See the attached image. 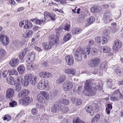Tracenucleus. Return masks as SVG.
<instances>
[{
  "label": "nucleus",
  "instance_id": "f257e3e1",
  "mask_svg": "<svg viewBox=\"0 0 123 123\" xmlns=\"http://www.w3.org/2000/svg\"><path fill=\"white\" fill-rule=\"evenodd\" d=\"M30 93V91L27 89H25L20 92L18 95L19 98L22 97V99L20 100V103L26 106L32 102L33 101L32 98L28 96L27 95Z\"/></svg>",
  "mask_w": 123,
  "mask_h": 123
},
{
  "label": "nucleus",
  "instance_id": "f03ea898",
  "mask_svg": "<svg viewBox=\"0 0 123 123\" xmlns=\"http://www.w3.org/2000/svg\"><path fill=\"white\" fill-rule=\"evenodd\" d=\"M92 81L90 80H86V86L85 89L86 90V95L88 96H94L95 95L96 90L94 88L92 87Z\"/></svg>",
  "mask_w": 123,
  "mask_h": 123
},
{
  "label": "nucleus",
  "instance_id": "7ed1b4c3",
  "mask_svg": "<svg viewBox=\"0 0 123 123\" xmlns=\"http://www.w3.org/2000/svg\"><path fill=\"white\" fill-rule=\"evenodd\" d=\"M59 42L58 37L57 35H53L50 37L49 40V42H45L43 44L44 49H50L54 43H57Z\"/></svg>",
  "mask_w": 123,
  "mask_h": 123
},
{
  "label": "nucleus",
  "instance_id": "20e7f679",
  "mask_svg": "<svg viewBox=\"0 0 123 123\" xmlns=\"http://www.w3.org/2000/svg\"><path fill=\"white\" fill-rule=\"evenodd\" d=\"M84 49H82L79 48L76 50L74 56L75 59L77 61L80 62L81 61L83 55H84Z\"/></svg>",
  "mask_w": 123,
  "mask_h": 123
},
{
  "label": "nucleus",
  "instance_id": "39448f33",
  "mask_svg": "<svg viewBox=\"0 0 123 123\" xmlns=\"http://www.w3.org/2000/svg\"><path fill=\"white\" fill-rule=\"evenodd\" d=\"M25 78L26 80L28 79L29 83L30 82L33 85H35L37 83V77L34 76L32 74H27L25 75Z\"/></svg>",
  "mask_w": 123,
  "mask_h": 123
},
{
  "label": "nucleus",
  "instance_id": "423d86ee",
  "mask_svg": "<svg viewBox=\"0 0 123 123\" xmlns=\"http://www.w3.org/2000/svg\"><path fill=\"white\" fill-rule=\"evenodd\" d=\"M73 86L72 82L70 81H65L63 84V89L65 91L70 90Z\"/></svg>",
  "mask_w": 123,
  "mask_h": 123
},
{
  "label": "nucleus",
  "instance_id": "0eeeda50",
  "mask_svg": "<svg viewBox=\"0 0 123 123\" xmlns=\"http://www.w3.org/2000/svg\"><path fill=\"white\" fill-rule=\"evenodd\" d=\"M0 41L4 46L8 45L9 43L8 37L6 35L0 34Z\"/></svg>",
  "mask_w": 123,
  "mask_h": 123
},
{
  "label": "nucleus",
  "instance_id": "6e6552de",
  "mask_svg": "<svg viewBox=\"0 0 123 123\" xmlns=\"http://www.w3.org/2000/svg\"><path fill=\"white\" fill-rule=\"evenodd\" d=\"M48 82L44 80H41L38 84L37 87L40 90H43L48 87Z\"/></svg>",
  "mask_w": 123,
  "mask_h": 123
},
{
  "label": "nucleus",
  "instance_id": "1a4fd4ad",
  "mask_svg": "<svg viewBox=\"0 0 123 123\" xmlns=\"http://www.w3.org/2000/svg\"><path fill=\"white\" fill-rule=\"evenodd\" d=\"M35 54L33 52L29 53L26 57L27 61L30 63H32L35 60Z\"/></svg>",
  "mask_w": 123,
  "mask_h": 123
},
{
  "label": "nucleus",
  "instance_id": "9d476101",
  "mask_svg": "<svg viewBox=\"0 0 123 123\" xmlns=\"http://www.w3.org/2000/svg\"><path fill=\"white\" fill-rule=\"evenodd\" d=\"M122 45L120 41L119 40H117L114 42L112 48L114 51H117L121 48Z\"/></svg>",
  "mask_w": 123,
  "mask_h": 123
},
{
  "label": "nucleus",
  "instance_id": "9b49d317",
  "mask_svg": "<svg viewBox=\"0 0 123 123\" xmlns=\"http://www.w3.org/2000/svg\"><path fill=\"white\" fill-rule=\"evenodd\" d=\"M14 93V90L11 88L7 89L6 92V97L7 99L12 98L13 96Z\"/></svg>",
  "mask_w": 123,
  "mask_h": 123
},
{
  "label": "nucleus",
  "instance_id": "f8f14e48",
  "mask_svg": "<svg viewBox=\"0 0 123 123\" xmlns=\"http://www.w3.org/2000/svg\"><path fill=\"white\" fill-rule=\"evenodd\" d=\"M61 109L62 110L61 108V104L59 103H57L56 104H55L52 106L51 110L52 112L55 113L58 112Z\"/></svg>",
  "mask_w": 123,
  "mask_h": 123
},
{
  "label": "nucleus",
  "instance_id": "ddd939ff",
  "mask_svg": "<svg viewBox=\"0 0 123 123\" xmlns=\"http://www.w3.org/2000/svg\"><path fill=\"white\" fill-rule=\"evenodd\" d=\"M64 72L65 74H69L72 76H74L76 73V70L73 68L65 69Z\"/></svg>",
  "mask_w": 123,
  "mask_h": 123
},
{
  "label": "nucleus",
  "instance_id": "4468645a",
  "mask_svg": "<svg viewBox=\"0 0 123 123\" xmlns=\"http://www.w3.org/2000/svg\"><path fill=\"white\" fill-rule=\"evenodd\" d=\"M95 40L100 45L105 44L107 41L106 38L105 37H98L95 38Z\"/></svg>",
  "mask_w": 123,
  "mask_h": 123
},
{
  "label": "nucleus",
  "instance_id": "2eb2a0df",
  "mask_svg": "<svg viewBox=\"0 0 123 123\" xmlns=\"http://www.w3.org/2000/svg\"><path fill=\"white\" fill-rule=\"evenodd\" d=\"M100 62L99 59L97 58H94L91 61V63L89 65L92 67L95 68L98 65Z\"/></svg>",
  "mask_w": 123,
  "mask_h": 123
},
{
  "label": "nucleus",
  "instance_id": "dca6fc26",
  "mask_svg": "<svg viewBox=\"0 0 123 123\" xmlns=\"http://www.w3.org/2000/svg\"><path fill=\"white\" fill-rule=\"evenodd\" d=\"M65 60L69 65H72L74 63V59L72 56L68 55L66 57Z\"/></svg>",
  "mask_w": 123,
  "mask_h": 123
},
{
  "label": "nucleus",
  "instance_id": "f3484780",
  "mask_svg": "<svg viewBox=\"0 0 123 123\" xmlns=\"http://www.w3.org/2000/svg\"><path fill=\"white\" fill-rule=\"evenodd\" d=\"M19 60L18 59H13L11 60L10 65L12 67H14L18 65L19 64Z\"/></svg>",
  "mask_w": 123,
  "mask_h": 123
},
{
  "label": "nucleus",
  "instance_id": "a211bd4d",
  "mask_svg": "<svg viewBox=\"0 0 123 123\" xmlns=\"http://www.w3.org/2000/svg\"><path fill=\"white\" fill-rule=\"evenodd\" d=\"M101 7L99 6H95L91 8L90 10L91 12L92 13H98L101 10Z\"/></svg>",
  "mask_w": 123,
  "mask_h": 123
},
{
  "label": "nucleus",
  "instance_id": "6ab92c4d",
  "mask_svg": "<svg viewBox=\"0 0 123 123\" xmlns=\"http://www.w3.org/2000/svg\"><path fill=\"white\" fill-rule=\"evenodd\" d=\"M66 79V76L65 75H63L60 76L58 79L56 80V82L58 84L61 83L64 81Z\"/></svg>",
  "mask_w": 123,
  "mask_h": 123
},
{
  "label": "nucleus",
  "instance_id": "aec40b11",
  "mask_svg": "<svg viewBox=\"0 0 123 123\" xmlns=\"http://www.w3.org/2000/svg\"><path fill=\"white\" fill-rule=\"evenodd\" d=\"M40 76L44 78H47L50 77L51 74L49 73L42 72L39 74Z\"/></svg>",
  "mask_w": 123,
  "mask_h": 123
},
{
  "label": "nucleus",
  "instance_id": "412c9836",
  "mask_svg": "<svg viewBox=\"0 0 123 123\" xmlns=\"http://www.w3.org/2000/svg\"><path fill=\"white\" fill-rule=\"evenodd\" d=\"M115 69L114 70L115 71L117 74L119 76H121L123 75V73L121 71V69L120 67H118L117 65L114 66Z\"/></svg>",
  "mask_w": 123,
  "mask_h": 123
},
{
  "label": "nucleus",
  "instance_id": "4be33fe9",
  "mask_svg": "<svg viewBox=\"0 0 123 123\" xmlns=\"http://www.w3.org/2000/svg\"><path fill=\"white\" fill-rule=\"evenodd\" d=\"M94 42L92 40L90 41L89 43V46H87L86 48V52L85 54L86 55H88L90 53V50L91 49V46H92L94 44Z\"/></svg>",
  "mask_w": 123,
  "mask_h": 123
},
{
  "label": "nucleus",
  "instance_id": "5701e85b",
  "mask_svg": "<svg viewBox=\"0 0 123 123\" xmlns=\"http://www.w3.org/2000/svg\"><path fill=\"white\" fill-rule=\"evenodd\" d=\"M94 18L92 16L89 17L86 20L87 23L85 25L88 26L91 25L94 21Z\"/></svg>",
  "mask_w": 123,
  "mask_h": 123
},
{
  "label": "nucleus",
  "instance_id": "b1692460",
  "mask_svg": "<svg viewBox=\"0 0 123 123\" xmlns=\"http://www.w3.org/2000/svg\"><path fill=\"white\" fill-rule=\"evenodd\" d=\"M25 21L24 28L25 29H29L31 28L32 26V23L30 21L26 20Z\"/></svg>",
  "mask_w": 123,
  "mask_h": 123
},
{
  "label": "nucleus",
  "instance_id": "393cba45",
  "mask_svg": "<svg viewBox=\"0 0 123 123\" xmlns=\"http://www.w3.org/2000/svg\"><path fill=\"white\" fill-rule=\"evenodd\" d=\"M86 109V111L87 113H89L91 115H93L94 112L92 109V107L90 105L88 106L87 107H86L85 109Z\"/></svg>",
  "mask_w": 123,
  "mask_h": 123
},
{
  "label": "nucleus",
  "instance_id": "a878e982",
  "mask_svg": "<svg viewBox=\"0 0 123 123\" xmlns=\"http://www.w3.org/2000/svg\"><path fill=\"white\" fill-rule=\"evenodd\" d=\"M44 18L43 19L44 20L45 22L47 21H48L50 20V13L46 11L44 13Z\"/></svg>",
  "mask_w": 123,
  "mask_h": 123
},
{
  "label": "nucleus",
  "instance_id": "bb28decb",
  "mask_svg": "<svg viewBox=\"0 0 123 123\" xmlns=\"http://www.w3.org/2000/svg\"><path fill=\"white\" fill-rule=\"evenodd\" d=\"M25 69L24 65H22L18 68L17 70L19 74H22L25 71Z\"/></svg>",
  "mask_w": 123,
  "mask_h": 123
},
{
  "label": "nucleus",
  "instance_id": "cd10ccee",
  "mask_svg": "<svg viewBox=\"0 0 123 123\" xmlns=\"http://www.w3.org/2000/svg\"><path fill=\"white\" fill-rule=\"evenodd\" d=\"M26 49H25L20 53L19 55V58L20 60H22L24 59L25 55L26 54Z\"/></svg>",
  "mask_w": 123,
  "mask_h": 123
},
{
  "label": "nucleus",
  "instance_id": "c85d7f7f",
  "mask_svg": "<svg viewBox=\"0 0 123 123\" xmlns=\"http://www.w3.org/2000/svg\"><path fill=\"white\" fill-rule=\"evenodd\" d=\"M37 100L39 102L42 103H45V100L41 93H40V94L37 95Z\"/></svg>",
  "mask_w": 123,
  "mask_h": 123
},
{
  "label": "nucleus",
  "instance_id": "c756f323",
  "mask_svg": "<svg viewBox=\"0 0 123 123\" xmlns=\"http://www.w3.org/2000/svg\"><path fill=\"white\" fill-rule=\"evenodd\" d=\"M7 82L10 85H13L16 83H15V80L11 76L9 77V79L7 78Z\"/></svg>",
  "mask_w": 123,
  "mask_h": 123
},
{
  "label": "nucleus",
  "instance_id": "7c9ffc66",
  "mask_svg": "<svg viewBox=\"0 0 123 123\" xmlns=\"http://www.w3.org/2000/svg\"><path fill=\"white\" fill-rule=\"evenodd\" d=\"M5 50L3 49H0V61L6 55Z\"/></svg>",
  "mask_w": 123,
  "mask_h": 123
},
{
  "label": "nucleus",
  "instance_id": "2f4dec72",
  "mask_svg": "<svg viewBox=\"0 0 123 123\" xmlns=\"http://www.w3.org/2000/svg\"><path fill=\"white\" fill-rule=\"evenodd\" d=\"M24 79H22L20 83L22 85L25 86H27L29 84V82L28 79H25V76L24 77Z\"/></svg>",
  "mask_w": 123,
  "mask_h": 123
},
{
  "label": "nucleus",
  "instance_id": "473e14b6",
  "mask_svg": "<svg viewBox=\"0 0 123 123\" xmlns=\"http://www.w3.org/2000/svg\"><path fill=\"white\" fill-rule=\"evenodd\" d=\"M113 93L114 94V95H116L117 97H118L120 98H122L123 95L120 93L119 89H117V90L115 91Z\"/></svg>",
  "mask_w": 123,
  "mask_h": 123
},
{
  "label": "nucleus",
  "instance_id": "72a5a7b5",
  "mask_svg": "<svg viewBox=\"0 0 123 123\" xmlns=\"http://www.w3.org/2000/svg\"><path fill=\"white\" fill-rule=\"evenodd\" d=\"M32 33L33 31L32 30H28L26 31L25 34L23 36L25 38H27L30 36H31Z\"/></svg>",
  "mask_w": 123,
  "mask_h": 123
},
{
  "label": "nucleus",
  "instance_id": "f704fd0d",
  "mask_svg": "<svg viewBox=\"0 0 123 123\" xmlns=\"http://www.w3.org/2000/svg\"><path fill=\"white\" fill-rule=\"evenodd\" d=\"M100 117L99 115L98 114H97L95 116L94 118L92 120V123H96Z\"/></svg>",
  "mask_w": 123,
  "mask_h": 123
},
{
  "label": "nucleus",
  "instance_id": "c9c22d12",
  "mask_svg": "<svg viewBox=\"0 0 123 123\" xmlns=\"http://www.w3.org/2000/svg\"><path fill=\"white\" fill-rule=\"evenodd\" d=\"M73 100H74V102L75 103L76 105H80L82 103V100L80 99L74 98H73Z\"/></svg>",
  "mask_w": 123,
  "mask_h": 123
},
{
  "label": "nucleus",
  "instance_id": "e433bc0d",
  "mask_svg": "<svg viewBox=\"0 0 123 123\" xmlns=\"http://www.w3.org/2000/svg\"><path fill=\"white\" fill-rule=\"evenodd\" d=\"M71 37V35L70 34L68 33L64 36L63 40L64 42H66L69 40Z\"/></svg>",
  "mask_w": 123,
  "mask_h": 123
},
{
  "label": "nucleus",
  "instance_id": "4c0bfd02",
  "mask_svg": "<svg viewBox=\"0 0 123 123\" xmlns=\"http://www.w3.org/2000/svg\"><path fill=\"white\" fill-rule=\"evenodd\" d=\"M15 89L16 91H19L21 89V86L20 84L18 83H16L15 85Z\"/></svg>",
  "mask_w": 123,
  "mask_h": 123
},
{
  "label": "nucleus",
  "instance_id": "58836bf2",
  "mask_svg": "<svg viewBox=\"0 0 123 123\" xmlns=\"http://www.w3.org/2000/svg\"><path fill=\"white\" fill-rule=\"evenodd\" d=\"M18 73L17 71L15 69H12L9 71V75H17Z\"/></svg>",
  "mask_w": 123,
  "mask_h": 123
},
{
  "label": "nucleus",
  "instance_id": "ea45409f",
  "mask_svg": "<svg viewBox=\"0 0 123 123\" xmlns=\"http://www.w3.org/2000/svg\"><path fill=\"white\" fill-rule=\"evenodd\" d=\"M119 98L118 97H117L116 95H114V94L113 93L111 95V96L110 97L111 100L113 101L118 100Z\"/></svg>",
  "mask_w": 123,
  "mask_h": 123
},
{
  "label": "nucleus",
  "instance_id": "a19ab883",
  "mask_svg": "<svg viewBox=\"0 0 123 123\" xmlns=\"http://www.w3.org/2000/svg\"><path fill=\"white\" fill-rule=\"evenodd\" d=\"M40 93L46 99H47L49 98V95L48 92L45 91H41Z\"/></svg>",
  "mask_w": 123,
  "mask_h": 123
},
{
  "label": "nucleus",
  "instance_id": "79ce46f5",
  "mask_svg": "<svg viewBox=\"0 0 123 123\" xmlns=\"http://www.w3.org/2000/svg\"><path fill=\"white\" fill-rule=\"evenodd\" d=\"M73 123H84V122L79 119L78 117L75 118L73 120Z\"/></svg>",
  "mask_w": 123,
  "mask_h": 123
},
{
  "label": "nucleus",
  "instance_id": "37998d69",
  "mask_svg": "<svg viewBox=\"0 0 123 123\" xmlns=\"http://www.w3.org/2000/svg\"><path fill=\"white\" fill-rule=\"evenodd\" d=\"M44 22H45V21L43 19V18L42 19V20L37 18L35 21V24H36L41 25Z\"/></svg>",
  "mask_w": 123,
  "mask_h": 123
},
{
  "label": "nucleus",
  "instance_id": "c03bdc74",
  "mask_svg": "<svg viewBox=\"0 0 123 123\" xmlns=\"http://www.w3.org/2000/svg\"><path fill=\"white\" fill-rule=\"evenodd\" d=\"M111 15V13L109 11L106 10L104 13V17H108L110 18Z\"/></svg>",
  "mask_w": 123,
  "mask_h": 123
},
{
  "label": "nucleus",
  "instance_id": "a18cd8bd",
  "mask_svg": "<svg viewBox=\"0 0 123 123\" xmlns=\"http://www.w3.org/2000/svg\"><path fill=\"white\" fill-rule=\"evenodd\" d=\"M108 17H104V20L105 23H108L110 21L112 20V19Z\"/></svg>",
  "mask_w": 123,
  "mask_h": 123
},
{
  "label": "nucleus",
  "instance_id": "49530a36",
  "mask_svg": "<svg viewBox=\"0 0 123 123\" xmlns=\"http://www.w3.org/2000/svg\"><path fill=\"white\" fill-rule=\"evenodd\" d=\"M103 52L105 53H108L110 50V48L107 47H104L103 48Z\"/></svg>",
  "mask_w": 123,
  "mask_h": 123
},
{
  "label": "nucleus",
  "instance_id": "de8ad7c7",
  "mask_svg": "<svg viewBox=\"0 0 123 123\" xmlns=\"http://www.w3.org/2000/svg\"><path fill=\"white\" fill-rule=\"evenodd\" d=\"M31 113L34 115H37L38 113V110L36 108H33L31 111Z\"/></svg>",
  "mask_w": 123,
  "mask_h": 123
},
{
  "label": "nucleus",
  "instance_id": "09e8293b",
  "mask_svg": "<svg viewBox=\"0 0 123 123\" xmlns=\"http://www.w3.org/2000/svg\"><path fill=\"white\" fill-rule=\"evenodd\" d=\"M9 106L11 107H13L17 105V102L15 101H12L9 103Z\"/></svg>",
  "mask_w": 123,
  "mask_h": 123
},
{
  "label": "nucleus",
  "instance_id": "8fccbe9b",
  "mask_svg": "<svg viewBox=\"0 0 123 123\" xmlns=\"http://www.w3.org/2000/svg\"><path fill=\"white\" fill-rule=\"evenodd\" d=\"M62 103L66 105L68 104L69 103V100L66 99H62Z\"/></svg>",
  "mask_w": 123,
  "mask_h": 123
},
{
  "label": "nucleus",
  "instance_id": "3c124183",
  "mask_svg": "<svg viewBox=\"0 0 123 123\" xmlns=\"http://www.w3.org/2000/svg\"><path fill=\"white\" fill-rule=\"evenodd\" d=\"M50 19H51L52 20H54L55 19V15L53 13H50Z\"/></svg>",
  "mask_w": 123,
  "mask_h": 123
},
{
  "label": "nucleus",
  "instance_id": "603ef678",
  "mask_svg": "<svg viewBox=\"0 0 123 123\" xmlns=\"http://www.w3.org/2000/svg\"><path fill=\"white\" fill-rule=\"evenodd\" d=\"M24 114L23 111H21L16 116V118L18 119V118L20 117L21 116Z\"/></svg>",
  "mask_w": 123,
  "mask_h": 123
},
{
  "label": "nucleus",
  "instance_id": "864d4df0",
  "mask_svg": "<svg viewBox=\"0 0 123 123\" xmlns=\"http://www.w3.org/2000/svg\"><path fill=\"white\" fill-rule=\"evenodd\" d=\"M70 25V24H66L64 26V30H69Z\"/></svg>",
  "mask_w": 123,
  "mask_h": 123
},
{
  "label": "nucleus",
  "instance_id": "5fc2aeb1",
  "mask_svg": "<svg viewBox=\"0 0 123 123\" xmlns=\"http://www.w3.org/2000/svg\"><path fill=\"white\" fill-rule=\"evenodd\" d=\"M41 118L44 121L47 120L48 118V117L46 114H44L42 116Z\"/></svg>",
  "mask_w": 123,
  "mask_h": 123
},
{
  "label": "nucleus",
  "instance_id": "6e6d98bb",
  "mask_svg": "<svg viewBox=\"0 0 123 123\" xmlns=\"http://www.w3.org/2000/svg\"><path fill=\"white\" fill-rule=\"evenodd\" d=\"M59 61L60 60L55 58L53 60V62L54 64L56 65L59 63Z\"/></svg>",
  "mask_w": 123,
  "mask_h": 123
},
{
  "label": "nucleus",
  "instance_id": "4d7b16f0",
  "mask_svg": "<svg viewBox=\"0 0 123 123\" xmlns=\"http://www.w3.org/2000/svg\"><path fill=\"white\" fill-rule=\"evenodd\" d=\"M9 73V71L6 70L3 71L2 73L3 76L4 77H6L9 74L8 73Z\"/></svg>",
  "mask_w": 123,
  "mask_h": 123
},
{
  "label": "nucleus",
  "instance_id": "13d9d810",
  "mask_svg": "<svg viewBox=\"0 0 123 123\" xmlns=\"http://www.w3.org/2000/svg\"><path fill=\"white\" fill-rule=\"evenodd\" d=\"M63 29L61 27H59L56 29V32L57 33L60 34L62 31Z\"/></svg>",
  "mask_w": 123,
  "mask_h": 123
},
{
  "label": "nucleus",
  "instance_id": "bf43d9fd",
  "mask_svg": "<svg viewBox=\"0 0 123 123\" xmlns=\"http://www.w3.org/2000/svg\"><path fill=\"white\" fill-rule=\"evenodd\" d=\"M92 51L93 52V54L94 55L98 53V50L97 49L95 48H93L92 49Z\"/></svg>",
  "mask_w": 123,
  "mask_h": 123
},
{
  "label": "nucleus",
  "instance_id": "052dcab7",
  "mask_svg": "<svg viewBox=\"0 0 123 123\" xmlns=\"http://www.w3.org/2000/svg\"><path fill=\"white\" fill-rule=\"evenodd\" d=\"M57 4L54 2H51L49 3L48 6H56Z\"/></svg>",
  "mask_w": 123,
  "mask_h": 123
},
{
  "label": "nucleus",
  "instance_id": "680f3d73",
  "mask_svg": "<svg viewBox=\"0 0 123 123\" xmlns=\"http://www.w3.org/2000/svg\"><path fill=\"white\" fill-rule=\"evenodd\" d=\"M63 112L65 113L67 112L68 111V107L65 106L63 108Z\"/></svg>",
  "mask_w": 123,
  "mask_h": 123
},
{
  "label": "nucleus",
  "instance_id": "e2e57ef3",
  "mask_svg": "<svg viewBox=\"0 0 123 123\" xmlns=\"http://www.w3.org/2000/svg\"><path fill=\"white\" fill-rule=\"evenodd\" d=\"M105 68V67H104V65L101 63L100 65V66L99 67L100 69L102 71Z\"/></svg>",
  "mask_w": 123,
  "mask_h": 123
},
{
  "label": "nucleus",
  "instance_id": "0e129e2a",
  "mask_svg": "<svg viewBox=\"0 0 123 123\" xmlns=\"http://www.w3.org/2000/svg\"><path fill=\"white\" fill-rule=\"evenodd\" d=\"M81 31V30L80 28H77L76 29L75 31V33L76 34H78L80 33Z\"/></svg>",
  "mask_w": 123,
  "mask_h": 123
},
{
  "label": "nucleus",
  "instance_id": "69168bd1",
  "mask_svg": "<svg viewBox=\"0 0 123 123\" xmlns=\"http://www.w3.org/2000/svg\"><path fill=\"white\" fill-rule=\"evenodd\" d=\"M37 66V65L34 64H32L30 66L31 68L33 69L36 68Z\"/></svg>",
  "mask_w": 123,
  "mask_h": 123
},
{
  "label": "nucleus",
  "instance_id": "338daca9",
  "mask_svg": "<svg viewBox=\"0 0 123 123\" xmlns=\"http://www.w3.org/2000/svg\"><path fill=\"white\" fill-rule=\"evenodd\" d=\"M58 94V91L57 90H55L54 92L53 93L51 94V95L53 97H55Z\"/></svg>",
  "mask_w": 123,
  "mask_h": 123
},
{
  "label": "nucleus",
  "instance_id": "774afa93",
  "mask_svg": "<svg viewBox=\"0 0 123 123\" xmlns=\"http://www.w3.org/2000/svg\"><path fill=\"white\" fill-rule=\"evenodd\" d=\"M40 28V27L37 26H35L33 27V30L36 31L38 30Z\"/></svg>",
  "mask_w": 123,
  "mask_h": 123
}]
</instances>
